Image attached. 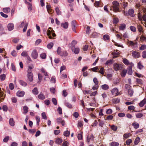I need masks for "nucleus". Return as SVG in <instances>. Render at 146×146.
Listing matches in <instances>:
<instances>
[{"label":"nucleus","instance_id":"obj_2","mask_svg":"<svg viewBox=\"0 0 146 146\" xmlns=\"http://www.w3.org/2000/svg\"><path fill=\"white\" fill-rule=\"evenodd\" d=\"M123 68V66L121 64L114 63L113 64V68L115 71L121 70Z\"/></svg>","mask_w":146,"mask_h":146},{"label":"nucleus","instance_id":"obj_23","mask_svg":"<svg viewBox=\"0 0 146 146\" xmlns=\"http://www.w3.org/2000/svg\"><path fill=\"white\" fill-rule=\"evenodd\" d=\"M9 124L12 126H13L15 125V122L13 118H10L9 120Z\"/></svg>","mask_w":146,"mask_h":146},{"label":"nucleus","instance_id":"obj_18","mask_svg":"<svg viewBox=\"0 0 146 146\" xmlns=\"http://www.w3.org/2000/svg\"><path fill=\"white\" fill-rule=\"evenodd\" d=\"M68 22H65L64 23H62L61 24V27L64 29H66L68 27Z\"/></svg>","mask_w":146,"mask_h":146},{"label":"nucleus","instance_id":"obj_46","mask_svg":"<svg viewBox=\"0 0 146 146\" xmlns=\"http://www.w3.org/2000/svg\"><path fill=\"white\" fill-rule=\"evenodd\" d=\"M111 128L113 130L115 131L117 129V127L116 126L113 125L111 126Z\"/></svg>","mask_w":146,"mask_h":146},{"label":"nucleus","instance_id":"obj_16","mask_svg":"<svg viewBox=\"0 0 146 146\" xmlns=\"http://www.w3.org/2000/svg\"><path fill=\"white\" fill-rule=\"evenodd\" d=\"M71 50L75 54L78 53L80 51V49L78 48L74 47L73 48H72Z\"/></svg>","mask_w":146,"mask_h":146},{"label":"nucleus","instance_id":"obj_61","mask_svg":"<svg viewBox=\"0 0 146 146\" xmlns=\"http://www.w3.org/2000/svg\"><path fill=\"white\" fill-rule=\"evenodd\" d=\"M2 109L4 111H7L8 110V108L6 105H4L3 106Z\"/></svg>","mask_w":146,"mask_h":146},{"label":"nucleus","instance_id":"obj_30","mask_svg":"<svg viewBox=\"0 0 146 146\" xmlns=\"http://www.w3.org/2000/svg\"><path fill=\"white\" fill-rule=\"evenodd\" d=\"M133 90L132 89H129L128 90V94L129 96H132L133 94Z\"/></svg>","mask_w":146,"mask_h":146},{"label":"nucleus","instance_id":"obj_6","mask_svg":"<svg viewBox=\"0 0 146 146\" xmlns=\"http://www.w3.org/2000/svg\"><path fill=\"white\" fill-rule=\"evenodd\" d=\"M31 56L33 58L35 59L37 58L38 56V53L36 50H34L33 51Z\"/></svg>","mask_w":146,"mask_h":146},{"label":"nucleus","instance_id":"obj_35","mask_svg":"<svg viewBox=\"0 0 146 146\" xmlns=\"http://www.w3.org/2000/svg\"><path fill=\"white\" fill-rule=\"evenodd\" d=\"M33 93L34 94L37 95L38 94V91L36 88H35L32 90Z\"/></svg>","mask_w":146,"mask_h":146},{"label":"nucleus","instance_id":"obj_33","mask_svg":"<svg viewBox=\"0 0 146 146\" xmlns=\"http://www.w3.org/2000/svg\"><path fill=\"white\" fill-rule=\"evenodd\" d=\"M132 125L133 126L134 128L135 129H137L139 127V123L136 122L133 123Z\"/></svg>","mask_w":146,"mask_h":146},{"label":"nucleus","instance_id":"obj_52","mask_svg":"<svg viewBox=\"0 0 146 146\" xmlns=\"http://www.w3.org/2000/svg\"><path fill=\"white\" fill-rule=\"evenodd\" d=\"M42 116V118L43 119H47V117L45 113L43 112L41 114Z\"/></svg>","mask_w":146,"mask_h":146},{"label":"nucleus","instance_id":"obj_34","mask_svg":"<svg viewBox=\"0 0 146 146\" xmlns=\"http://www.w3.org/2000/svg\"><path fill=\"white\" fill-rule=\"evenodd\" d=\"M140 140V138L139 137H137L135 139L134 141V144L137 145L139 142Z\"/></svg>","mask_w":146,"mask_h":146},{"label":"nucleus","instance_id":"obj_3","mask_svg":"<svg viewBox=\"0 0 146 146\" xmlns=\"http://www.w3.org/2000/svg\"><path fill=\"white\" fill-rule=\"evenodd\" d=\"M28 25V23H25L24 21H23L22 22L20 25H19V27L20 28H22L25 25L23 29V32H26L27 30Z\"/></svg>","mask_w":146,"mask_h":146},{"label":"nucleus","instance_id":"obj_31","mask_svg":"<svg viewBox=\"0 0 146 146\" xmlns=\"http://www.w3.org/2000/svg\"><path fill=\"white\" fill-rule=\"evenodd\" d=\"M62 141L61 139L58 138L56 140L55 142L58 144H60Z\"/></svg>","mask_w":146,"mask_h":146},{"label":"nucleus","instance_id":"obj_12","mask_svg":"<svg viewBox=\"0 0 146 146\" xmlns=\"http://www.w3.org/2000/svg\"><path fill=\"white\" fill-rule=\"evenodd\" d=\"M94 137L92 134L89 135L87 136V141L88 143H89L90 141H92L94 139Z\"/></svg>","mask_w":146,"mask_h":146},{"label":"nucleus","instance_id":"obj_26","mask_svg":"<svg viewBox=\"0 0 146 146\" xmlns=\"http://www.w3.org/2000/svg\"><path fill=\"white\" fill-rule=\"evenodd\" d=\"M19 83L21 86L25 87L27 85V84L25 82L21 80H20L19 81Z\"/></svg>","mask_w":146,"mask_h":146},{"label":"nucleus","instance_id":"obj_60","mask_svg":"<svg viewBox=\"0 0 146 146\" xmlns=\"http://www.w3.org/2000/svg\"><path fill=\"white\" fill-rule=\"evenodd\" d=\"M28 8L29 11H31L32 9V5L31 3H28Z\"/></svg>","mask_w":146,"mask_h":146},{"label":"nucleus","instance_id":"obj_62","mask_svg":"<svg viewBox=\"0 0 146 146\" xmlns=\"http://www.w3.org/2000/svg\"><path fill=\"white\" fill-rule=\"evenodd\" d=\"M93 82L96 85H98V82L96 78H94L93 79Z\"/></svg>","mask_w":146,"mask_h":146},{"label":"nucleus","instance_id":"obj_59","mask_svg":"<svg viewBox=\"0 0 146 146\" xmlns=\"http://www.w3.org/2000/svg\"><path fill=\"white\" fill-rule=\"evenodd\" d=\"M142 57L144 58H146V51L145 50L142 52Z\"/></svg>","mask_w":146,"mask_h":146},{"label":"nucleus","instance_id":"obj_55","mask_svg":"<svg viewBox=\"0 0 146 146\" xmlns=\"http://www.w3.org/2000/svg\"><path fill=\"white\" fill-rule=\"evenodd\" d=\"M90 32V29L89 26H87L86 28V33L88 34H89Z\"/></svg>","mask_w":146,"mask_h":146},{"label":"nucleus","instance_id":"obj_17","mask_svg":"<svg viewBox=\"0 0 146 146\" xmlns=\"http://www.w3.org/2000/svg\"><path fill=\"white\" fill-rule=\"evenodd\" d=\"M5 96H3V93L1 90V88H0V100L2 101L4 99Z\"/></svg>","mask_w":146,"mask_h":146},{"label":"nucleus","instance_id":"obj_58","mask_svg":"<svg viewBox=\"0 0 146 146\" xmlns=\"http://www.w3.org/2000/svg\"><path fill=\"white\" fill-rule=\"evenodd\" d=\"M9 136H7L4 138V139H3V141L4 142L6 143L7 142L8 140H9Z\"/></svg>","mask_w":146,"mask_h":146},{"label":"nucleus","instance_id":"obj_13","mask_svg":"<svg viewBox=\"0 0 146 146\" xmlns=\"http://www.w3.org/2000/svg\"><path fill=\"white\" fill-rule=\"evenodd\" d=\"M128 14L131 17H133L135 16L134 10L132 9H130L128 10Z\"/></svg>","mask_w":146,"mask_h":146},{"label":"nucleus","instance_id":"obj_7","mask_svg":"<svg viewBox=\"0 0 146 146\" xmlns=\"http://www.w3.org/2000/svg\"><path fill=\"white\" fill-rule=\"evenodd\" d=\"M131 65L129 66L127 68L128 70V74L129 75H132L133 73L132 70V66L134 65L133 64L131 63Z\"/></svg>","mask_w":146,"mask_h":146},{"label":"nucleus","instance_id":"obj_42","mask_svg":"<svg viewBox=\"0 0 146 146\" xmlns=\"http://www.w3.org/2000/svg\"><path fill=\"white\" fill-rule=\"evenodd\" d=\"M110 145L111 146H118L119 143L115 142H113L111 143Z\"/></svg>","mask_w":146,"mask_h":146},{"label":"nucleus","instance_id":"obj_32","mask_svg":"<svg viewBox=\"0 0 146 146\" xmlns=\"http://www.w3.org/2000/svg\"><path fill=\"white\" fill-rule=\"evenodd\" d=\"M65 105L68 108H72V104L68 102H65Z\"/></svg>","mask_w":146,"mask_h":146},{"label":"nucleus","instance_id":"obj_5","mask_svg":"<svg viewBox=\"0 0 146 146\" xmlns=\"http://www.w3.org/2000/svg\"><path fill=\"white\" fill-rule=\"evenodd\" d=\"M72 29L74 32L75 33H76V22L75 20H73L72 21L71 23Z\"/></svg>","mask_w":146,"mask_h":146},{"label":"nucleus","instance_id":"obj_4","mask_svg":"<svg viewBox=\"0 0 146 146\" xmlns=\"http://www.w3.org/2000/svg\"><path fill=\"white\" fill-rule=\"evenodd\" d=\"M111 93L113 95L115 96H117L119 95V93L118 92V89L116 88H115L111 90Z\"/></svg>","mask_w":146,"mask_h":146},{"label":"nucleus","instance_id":"obj_40","mask_svg":"<svg viewBox=\"0 0 146 146\" xmlns=\"http://www.w3.org/2000/svg\"><path fill=\"white\" fill-rule=\"evenodd\" d=\"M53 45L54 44L52 42H50L47 44V47L48 49H51Z\"/></svg>","mask_w":146,"mask_h":146},{"label":"nucleus","instance_id":"obj_22","mask_svg":"<svg viewBox=\"0 0 146 146\" xmlns=\"http://www.w3.org/2000/svg\"><path fill=\"white\" fill-rule=\"evenodd\" d=\"M127 73V70H122L121 73V76L123 77H124L125 76Z\"/></svg>","mask_w":146,"mask_h":146},{"label":"nucleus","instance_id":"obj_28","mask_svg":"<svg viewBox=\"0 0 146 146\" xmlns=\"http://www.w3.org/2000/svg\"><path fill=\"white\" fill-rule=\"evenodd\" d=\"M28 108L27 106H25L23 107V113H26L28 111Z\"/></svg>","mask_w":146,"mask_h":146},{"label":"nucleus","instance_id":"obj_10","mask_svg":"<svg viewBox=\"0 0 146 146\" xmlns=\"http://www.w3.org/2000/svg\"><path fill=\"white\" fill-rule=\"evenodd\" d=\"M128 44H129L133 48H136L137 46V42H134L131 41H129L127 42Z\"/></svg>","mask_w":146,"mask_h":146},{"label":"nucleus","instance_id":"obj_43","mask_svg":"<svg viewBox=\"0 0 146 146\" xmlns=\"http://www.w3.org/2000/svg\"><path fill=\"white\" fill-rule=\"evenodd\" d=\"M137 28L139 31L140 33L142 32L143 29L141 26L140 25H137Z\"/></svg>","mask_w":146,"mask_h":146},{"label":"nucleus","instance_id":"obj_19","mask_svg":"<svg viewBox=\"0 0 146 146\" xmlns=\"http://www.w3.org/2000/svg\"><path fill=\"white\" fill-rule=\"evenodd\" d=\"M11 9L9 7L4 8L3 9V11L6 13H7L10 11Z\"/></svg>","mask_w":146,"mask_h":146},{"label":"nucleus","instance_id":"obj_25","mask_svg":"<svg viewBox=\"0 0 146 146\" xmlns=\"http://www.w3.org/2000/svg\"><path fill=\"white\" fill-rule=\"evenodd\" d=\"M126 28V25L125 24H121L119 27V29L120 30L123 31Z\"/></svg>","mask_w":146,"mask_h":146},{"label":"nucleus","instance_id":"obj_27","mask_svg":"<svg viewBox=\"0 0 146 146\" xmlns=\"http://www.w3.org/2000/svg\"><path fill=\"white\" fill-rule=\"evenodd\" d=\"M68 55V53L66 51H62L61 52V53L60 54V56H67Z\"/></svg>","mask_w":146,"mask_h":146},{"label":"nucleus","instance_id":"obj_38","mask_svg":"<svg viewBox=\"0 0 146 146\" xmlns=\"http://www.w3.org/2000/svg\"><path fill=\"white\" fill-rule=\"evenodd\" d=\"M120 100L118 98L114 99L113 100V103L117 104L120 102Z\"/></svg>","mask_w":146,"mask_h":146},{"label":"nucleus","instance_id":"obj_57","mask_svg":"<svg viewBox=\"0 0 146 146\" xmlns=\"http://www.w3.org/2000/svg\"><path fill=\"white\" fill-rule=\"evenodd\" d=\"M99 72L102 75H104V68L102 67L101 68Z\"/></svg>","mask_w":146,"mask_h":146},{"label":"nucleus","instance_id":"obj_11","mask_svg":"<svg viewBox=\"0 0 146 146\" xmlns=\"http://www.w3.org/2000/svg\"><path fill=\"white\" fill-rule=\"evenodd\" d=\"M77 41L75 40H73L71 43L69 44V46L71 47V49L72 48H74L75 46L77 44Z\"/></svg>","mask_w":146,"mask_h":146},{"label":"nucleus","instance_id":"obj_8","mask_svg":"<svg viewBox=\"0 0 146 146\" xmlns=\"http://www.w3.org/2000/svg\"><path fill=\"white\" fill-rule=\"evenodd\" d=\"M133 56L135 58H138L140 57L139 53L137 51H133L132 53Z\"/></svg>","mask_w":146,"mask_h":146},{"label":"nucleus","instance_id":"obj_1","mask_svg":"<svg viewBox=\"0 0 146 146\" xmlns=\"http://www.w3.org/2000/svg\"><path fill=\"white\" fill-rule=\"evenodd\" d=\"M112 4L113 5L112 7L113 11L115 12H120V11L118 7L119 5V3L116 1H114L112 2Z\"/></svg>","mask_w":146,"mask_h":146},{"label":"nucleus","instance_id":"obj_64","mask_svg":"<svg viewBox=\"0 0 146 146\" xmlns=\"http://www.w3.org/2000/svg\"><path fill=\"white\" fill-rule=\"evenodd\" d=\"M73 115L76 118L78 117L79 116V114L77 112H75L74 113Z\"/></svg>","mask_w":146,"mask_h":146},{"label":"nucleus","instance_id":"obj_50","mask_svg":"<svg viewBox=\"0 0 146 146\" xmlns=\"http://www.w3.org/2000/svg\"><path fill=\"white\" fill-rule=\"evenodd\" d=\"M40 56L42 58L44 59L46 58V55L45 53H42L40 54Z\"/></svg>","mask_w":146,"mask_h":146},{"label":"nucleus","instance_id":"obj_53","mask_svg":"<svg viewBox=\"0 0 146 146\" xmlns=\"http://www.w3.org/2000/svg\"><path fill=\"white\" fill-rule=\"evenodd\" d=\"M51 28L49 27L47 31V35L48 36L51 35L52 33V31H51L49 29H51Z\"/></svg>","mask_w":146,"mask_h":146},{"label":"nucleus","instance_id":"obj_36","mask_svg":"<svg viewBox=\"0 0 146 146\" xmlns=\"http://www.w3.org/2000/svg\"><path fill=\"white\" fill-rule=\"evenodd\" d=\"M112 54L113 55V58H115L117 57L119 55V52H113L112 53Z\"/></svg>","mask_w":146,"mask_h":146},{"label":"nucleus","instance_id":"obj_9","mask_svg":"<svg viewBox=\"0 0 146 146\" xmlns=\"http://www.w3.org/2000/svg\"><path fill=\"white\" fill-rule=\"evenodd\" d=\"M27 77L29 81L30 82H32L33 80V74L32 73H27Z\"/></svg>","mask_w":146,"mask_h":146},{"label":"nucleus","instance_id":"obj_63","mask_svg":"<svg viewBox=\"0 0 146 146\" xmlns=\"http://www.w3.org/2000/svg\"><path fill=\"white\" fill-rule=\"evenodd\" d=\"M52 101L54 105H57V101L56 98H53L52 99Z\"/></svg>","mask_w":146,"mask_h":146},{"label":"nucleus","instance_id":"obj_24","mask_svg":"<svg viewBox=\"0 0 146 146\" xmlns=\"http://www.w3.org/2000/svg\"><path fill=\"white\" fill-rule=\"evenodd\" d=\"M33 68V65L28 66L27 70V73H32V69Z\"/></svg>","mask_w":146,"mask_h":146},{"label":"nucleus","instance_id":"obj_14","mask_svg":"<svg viewBox=\"0 0 146 146\" xmlns=\"http://www.w3.org/2000/svg\"><path fill=\"white\" fill-rule=\"evenodd\" d=\"M25 94V93L24 91H18L17 93V95L18 97H21L24 96Z\"/></svg>","mask_w":146,"mask_h":146},{"label":"nucleus","instance_id":"obj_37","mask_svg":"<svg viewBox=\"0 0 146 146\" xmlns=\"http://www.w3.org/2000/svg\"><path fill=\"white\" fill-rule=\"evenodd\" d=\"M70 134V131L66 130L64 132V136L66 137H68L69 136Z\"/></svg>","mask_w":146,"mask_h":146},{"label":"nucleus","instance_id":"obj_29","mask_svg":"<svg viewBox=\"0 0 146 146\" xmlns=\"http://www.w3.org/2000/svg\"><path fill=\"white\" fill-rule=\"evenodd\" d=\"M101 87L102 89L104 90H107L109 88L108 86L106 84L102 85Z\"/></svg>","mask_w":146,"mask_h":146},{"label":"nucleus","instance_id":"obj_39","mask_svg":"<svg viewBox=\"0 0 146 146\" xmlns=\"http://www.w3.org/2000/svg\"><path fill=\"white\" fill-rule=\"evenodd\" d=\"M6 76L5 74H3L0 75V80L1 81L4 80Z\"/></svg>","mask_w":146,"mask_h":146},{"label":"nucleus","instance_id":"obj_49","mask_svg":"<svg viewBox=\"0 0 146 146\" xmlns=\"http://www.w3.org/2000/svg\"><path fill=\"white\" fill-rule=\"evenodd\" d=\"M139 50H143L146 49V45H142L141 47H139Z\"/></svg>","mask_w":146,"mask_h":146},{"label":"nucleus","instance_id":"obj_51","mask_svg":"<svg viewBox=\"0 0 146 146\" xmlns=\"http://www.w3.org/2000/svg\"><path fill=\"white\" fill-rule=\"evenodd\" d=\"M113 63V61L112 60H108L106 63V65H108L109 64H111Z\"/></svg>","mask_w":146,"mask_h":146},{"label":"nucleus","instance_id":"obj_56","mask_svg":"<svg viewBox=\"0 0 146 146\" xmlns=\"http://www.w3.org/2000/svg\"><path fill=\"white\" fill-rule=\"evenodd\" d=\"M138 68L140 69H141L143 68V66L141 64L140 62L138 63Z\"/></svg>","mask_w":146,"mask_h":146},{"label":"nucleus","instance_id":"obj_45","mask_svg":"<svg viewBox=\"0 0 146 146\" xmlns=\"http://www.w3.org/2000/svg\"><path fill=\"white\" fill-rule=\"evenodd\" d=\"M56 13L58 15H60L61 14V12L60 11L58 7H56L55 9Z\"/></svg>","mask_w":146,"mask_h":146},{"label":"nucleus","instance_id":"obj_47","mask_svg":"<svg viewBox=\"0 0 146 146\" xmlns=\"http://www.w3.org/2000/svg\"><path fill=\"white\" fill-rule=\"evenodd\" d=\"M21 55L23 56L27 57L28 55V54L27 53V51H23L21 54Z\"/></svg>","mask_w":146,"mask_h":146},{"label":"nucleus","instance_id":"obj_20","mask_svg":"<svg viewBox=\"0 0 146 146\" xmlns=\"http://www.w3.org/2000/svg\"><path fill=\"white\" fill-rule=\"evenodd\" d=\"M38 97L39 99L41 100H43L45 98L44 95L41 93L38 96Z\"/></svg>","mask_w":146,"mask_h":146},{"label":"nucleus","instance_id":"obj_54","mask_svg":"<svg viewBox=\"0 0 146 146\" xmlns=\"http://www.w3.org/2000/svg\"><path fill=\"white\" fill-rule=\"evenodd\" d=\"M0 14L2 17L4 18H7L8 17V16L7 15L4 14L3 12H0Z\"/></svg>","mask_w":146,"mask_h":146},{"label":"nucleus","instance_id":"obj_15","mask_svg":"<svg viewBox=\"0 0 146 146\" xmlns=\"http://www.w3.org/2000/svg\"><path fill=\"white\" fill-rule=\"evenodd\" d=\"M8 29L9 31L12 30L14 28V24L12 23H10L7 25Z\"/></svg>","mask_w":146,"mask_h":146},{"label":"nucleus","instance_id":"obj_41","mask_svg":"<svg viewBox=\"0 0 146 146\" xmlns=\"http://www.w3.org/2000/svg\"><path fill=\"white\" fill-rule=\"evenodd\" d=\"M137 118H140L143 116V114L141 113H138L135 115Z\"/></svg>","mask_w":146,"mask_h":146},{"label":"nucleus","instance_id":"obj_21","mask_svg":"<svg viewBox=\"0 0 146 146\" xmlns=\"http://www.w3.org/2000/svg\"><path fill=\"white\" fill-rule=\"evenodd\" d=\"M146 103V98H145L139 103V106L140 107H142Z\"/></svg>","mask_w":146,"mask_h":146},{"label":"nucleus","instance_id":"obj_48","mask_svg":"<svg viewBox=\"0 0 146 146\" xmlns=\"http://www.w3.org/2000/svg\"><path fill=\"white\" fill-rule=\"evenodd\" d=\"M123 62L126 65L129 64V61L125 58L123 59Z\"/></svg>","mask_w":146,"mask_h":146},{"label":"nucleus","instance_id":"obj_44","mask_svg":"<svg viewBox=\"0 0 146 146\" xmlns=\"http://www.w3.org/2000/svg\"><path fill=\"white\" fill-rule=\"evenodd\" d=\"M41 71L43 73L44 75L45 76H48L47 72L45 71V70L44 68H41Z\"/></svg>","mask_w":146,"mask_h":146}]
</instances>
